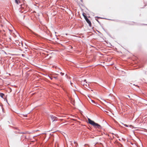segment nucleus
Returning <instances> with one entry per match:
<instances>
[{
	"mask_svg": "<svg viewBox=\"0 0 147 147\" xmlns=\"http://www.w3.org/2000/svg\"><path fill=\"white\" fill-rule=\"evenodd\" d=\"M14 132L16 134H19V132H18L17 131H14Z\"/></svg>",
	"mask_w": 147,
	"mask_h": 147,
	"instance_id": "dca6fc26",
	"label": "nucleus"
},
{
	"mask_svg": "<svg viewBox=\"0 0 147 147\" xmlns=\"http://www.w3.org/2000/svg\"><path fill=\"white\" fill-rule=\"evenodd\" d=\"M88 120L89 123L93 126L95 122L89 118H88Z\"/></svg>",
	"mask_w": 147,
	"mask_h": 147,
	"instance_id": "f03ea898",
	"label": "nucleus"
},
{
	"mask_svg": "<svg viewBox=\"0 0 147 147\" xmlns=\"http://www.w3.org/2000/svg\"><path fill=\"white\" fill-rule=\"evenodd\" d=\"M146 6V5H144V7H142V8H144V7Z\"/></svg>",
	"mask_w": 147,
	"mask_h": 147,
	"instance_id": "c85d7f7f",
	"label": "nucleus"
},
{
	"mask_svg": "<svg viewBox=\"0 0 147 147\" xmlns=\"http://www.w3.org/2000/svg\"><path fill=\"white\" fill-rule=\"evenodd\" d=\"M53 78L56 79H58V77L57 76H53Z\"/></svg>",
	"mask_w": 147,
	"mask_h": 147,
	"instance_id": "ddd939ff",
	"label": "nucleus"
},
{
	"mask_svg": "<svg viewBox=\"0 0 147 147\" xmlns=\"http://www.w3.org/2000/svg\"><path fill=\"white\" fill-rule=\"evenodd\" d=\"M95 18H101V19H107V20H111V19H107L105 18H101V17H98V16H96V17H95Z\"/></svg>",
	"mask_w": 147,
	"mask_h": 147,
	"instance_id": "423d86ee",
	"label": "nucleus"
},
{
	"mask_svg": "<svg viewBox=\"0 0 147 147\" xmlns=\"http://www.w3.org/2000/svg\"><path fill=\"white\" fill-rule=\"evenodd\" d=\"M82 15L83 16V17H84V18H85V16H87L84 13H83Z\"/></svg>",
	"mask_w": 147,
	"mask_h": 147,
	"instance_id": "9d476101",
	"label": "nucleus"
},
{
	"mask_svg": "<svg viewBox=\"0 0 147 147\" xmlns=\"http://www.w3.org/2000/svg\"><path fill=\"white\" fill-rule=\"evenodd\" d=\"M60 74L61 76H63V75H64V73H63L62 72H61Z\"/></svg>",
	"mask_w": 147,
	"mask_h": 147,
	"instance_id": "2eb2a0df",
	"label": "nucleus"
},
{
	"mask_svg": "<svg viewBox=\"0 0 147 147\" xmlns=\"http://www.w3.org/2000/svg\"><path fill=\"white\" fill-rule=\"evenodd\" d=\"M71 49H72V48H73V47H72V46H71Z\"/></svg>",
	"mask_w": 147,
	"mask_h": 147,
	"instance_id": "cd10ccee",
	"label": "nucleus"
},
{
	"mask_svg": "<svg viewBox=\"0 0 147 147\" xmlns=\"http://www.w3.org/2000/svg\"><path fill=\"white\" fill-rule=\"evenodd\" d=\"M80 0L81 1V2H83V0Z\"/></svg>",
	"mask_w": 147,
	"mask_h": 147,
	"instance_id": "bb28decb",
	"label": "nucleus"
},
{
	"mask_svg": "<svg viewBox=\"0 0 147 147\" xmlns=\"http://www.w3.org/2000/svg\"><path fill=\"white\" fill-rule=\"evenodd\" d=\"M19 134H26V133L24 132H19Z\"/></svg>",
	"mask_w": 147,
	"mask_h": 147,
	"instance_id": "f8f14e48",
	"label": "nucleus"
},
{
	"mask_svg": "<svg viewBox=\"0 0 147 147\" xmlns=\"http://www.w3.org/2000/svg\"><path fill=\"white\" fill-rule=\"evenodd\" d=\"M55 75H57V74H55ZM53 75H54V74H53Z\"/></svg>",
	"mask_w": 147,
	"mask_h": 147,
	"instance_id": "a878e982",
	"label": "nucleus"
},
{
	"mask_svg": "<svg viewBox=\"0 0 147 147\" xmlns=\"http://www.w3.org/2000/svg\"><path fill=\"white\" fill-rule=\"evenodd\" d=\"M14 128H15V129H17V130H18V131L20 130L19 129H18V128H17V127H15Z\"/></svg>",
	"mask_w": 147,
	"mask_h": 147,
	"instance_id": "a211bd4d",
	"label": "nucleus"
},
{
	"mask_svg": "<svg viewBox=\"0 0 147 147\" xmlns=\"http://www.w3.org/2000/svg\"><path fill=\"white\" fill-rule=\"evenodd\" d=\"M93 126L95 127H97L99 129H100L102 128L101 126L100 125L96 123H95Z\"/></svg>",
	"mask_w": 147,
	"mask_h": 147,
	"instance_id": "7ed1b4c3",
	"label": "nucleus"
},
{
	"mask_svg": "<svg viewBox=\"0 0 147 147\" xmlns=\"http://www.w3.org/2000/svg\"><path fill=\"white\" fill-rule=\"evenodd\" d=\"M48 77L51 80H52L53 79V76H49V75H48Z\"/></svg>",
	"mask_w": 147,
	"mask_h": 147,
	"instance_id": "6e6552de",
	"label": "nucleus"
},
{
	"mask_svg": "<svg viewBox=\"0 0 147 147\" xmlns=\"http://www.w3.org/2000/svg\"><path fill=\"white\" fill-rule=\"evenodd\" d=\"M50 117L53 122L57 121V120L56 119L57 118V117H56L52 115H51Z\"/></svg>",
	"mask_w": 147,
	"mask_h": 147,
	"instance_id": "20e7f679",
	"label": "nucleus"
},
{
	"mask_svg": "<svg viewBox=\"0 0 147 147\" xmlns=\"http://www.w3.org/2000/svg\"><path fill=\"white\" fill-rule=\"evenodd\" d=\"M20 44H22V42H21V43L20 42V43H19V45H20Z\"/></svg>",
	"mask_w": 147,
	"mask_h": 147,
	"instance_id": "4be33fe9",
	"label": "nucleus"
},
{
	"mask_svg": "<svg viewBox=\"0 0 147 147\" xmlns=\"http://www.w3.org/2000/svg\"><path fill=\"white\" fill-rule=\"evenodd\" d=\"M96 19V20L97 21L99 24H100V22L98 20V19Z\"/></svg>",
	"mask_w": 147,
	"mask_h": 147,
	"instance_id": "f3484780",
	"label": "nucleus"
},
{
	"mask_svg": "<svg viewBox=\"0 0 147 147\" xmlns=\"http://www.w3.org/2000/svg\"><path fill=\"white\" fill-rule=\"evenodd\" d=\"M10 89L11 90V88H10Z\"/></svg>",
	"mask_w": 147,
	"mask_h": 147,
	"instance_id": "c756f323",
	"label": "nucleus"
},
{
	"mask_svg": "<svg viewBox=\"0 0 147 147\" xmlns=\"http://www.w3.org/2000/svg\"><path fill=\"white\" fill-rule=\"evenodd\" d=\"M85 20L86 22L88 24L89 26L90 27H91V23L90 20L88 18L87 16H85Z\"/></svg>",
	"mask_w": 147,
	"mask_h": 147,
	"instance_id": "f257e3e1",
	"label": "nucleus"
},
{
	"mask_svg": "<svg viewBox=\"0 0 147 147\" xmlns=\"http://www.w3.org/2000/svg\"><path fill=\"white\" fill-rule=\"evenodd\" d=\"M123 124L125 126L127 127H128V125H126V124H124L123 123Z\"/></svg>",
	"mask_w": 147,
	"mask_h": 147,
	"instance_id": "4468645a",
	"label": "nucleus"
},
{
	"mask_svg": "<svg viewBox=\"0 0 147 147\" xmlns=\"http://www.w3.org/2000/svg\"><path fill=\"white\" fill-rule=\"evenodd\" d=\"M127 97H129V98H130V96H129V95H127Z\"/></svg>",
	"mask_w": 147,
	"mask_h": 147,
	"instance_id": "393cba45",
	"label": "nucleus"
},
{
	"mask_svg": "<svg viewBox=\"0 0 147 147\" xmlns=\"http://www.w3.org/2000/svg\"><path fill=\"white\" fill-rule=\"evenodd\" d=\"M55 34L56 33V32H55Z\"/></svg>",
	"mask_w": 147,
	"mask_h": 147,
	"instance_id": "7c9ffc66",
	"label": "nucleus"
},
{
	"mask_svg": "<svg viewBox=\"0 0 147 147\" xmlns=\"http://www.w3.org/2000/svg\"><path fill=\"white\" fill-rule=\"evenodd\" d=\"M96 105H97V107H98V106H100V105H99V104H98V103H97V104Z\"/></svg>",
	"mask_w": 147,
	"mask_h": 147,
	"instance_id": "412c9836",
	"label": "nucleus"
},
{
	"mask_svg": "<svg viewBox=\"0 0 147 147\" xmlns=\"http://www.w3.org/2000/svg\"><path fill=\"white\" fill-rule=\"evenodd\" d=\"M84 82H86V80H84Z\"/></svg>",
	"mask_w": 147,
	"mask_h": 147,
	"instance_id": "5701e85b",
	"label": "nucleus"
},
{
	"mask_svg": "<svg viewBox=\"0 0 147 147\" xmlns=\"http://www.w3.org/2000/svg\"><path fill=\"white\" fill-rule=\"evenodd\" d=\"M15 3L17 4H19L20 3L19 0H15Z\"/></svg>",
	"mask_w": 147,
	"mask_h": 147,
	"instance_id": "0eeeda50",
	"label": "nucleus"
},
{
	"mask_svg": "<svg viewBox=\"0 0 147 147\" xmlns=\"http://www.w3.org/2000/svg\"><path fill=\"white\" fill-rule=\"evenodd\" d=\"M92 102L93 103H94L95 105H97V102H96L95 101H94L93 100H92Z\"/></svg>",
	"mask_w": 147,
	"mask_h": 147,
	"instance_id": "1a4fd4ad",
	"label": "nucleus"
},
{
	"mask_svg": "<svg viewBox=\"0 0 147 147\" xmlns=\"http://www.w3.org/2000/svg\"><path fill=\"white\" fill-rule=\"evenodd\" d=\"M5 96V94L4 93H0V96L4 100H5L8 103L7 100L6 98H5L3 97V96Z\"/></svg>",
	"mask_w": 147,
	"mask_h": 147,
	"instance_id": "39448f33",
	"label": "nucleus"
},
{
	"mask_svg": "<svg viewBox=\"0 0 147 147\" xmlns=\"http://www.w3.org/2000/svg\"><path fill=\"white\" fill-rule=\"evenodd\" d=\"M134 85H135V84H134ZM136 86L137 87H139V86L138 85H136Z\"/></svg>",
	"mask_w": 147,
	"mask_h": 147,
	"instance_id": "b1692460",
	"label": "nucleus"
},
{
	"mask_svg": "<svg viewBox=\"0 0 147 147\" xmlns=\"http://www.w3.org/2000/svg\"><path fill=\"white\" fill-rule=\"evenodd\" d=\"M96 105H97V107H98V106H100V105H99V104H98V103H97V104Z\"/></svg>",
	"mask_w": 147,
	"mask_h": 147,
	"instance_id": "aec40b11",
	"label": "nucleus"
},
{
	"mask_svg": "<svg viewBox=\"0 0 147 147\" xmlns=\"http://www.w3.org/2000/svg\"><path fill=\"white\" fill-rule=\"evenodd\" d=\"M0 106L1 107H2V111H3V110H4V109L3 108V105L2 104H1V105L0 104Z\"/></svg>",
	"mask_w": 147,
	"mask_h": 147,
	"instance_id": "9b49d317",
	"label": "nucleus"
},
{
	"mask_svg": "<svg viewBox=\"0 0 147 147\" xmlns=\"http://www.w3.org/2000/svg\"><path fill=\"white\" fill-rule=\"evenodd\" d=\"M70 84L72 86H73V83L71 82H70Z\"/></svg>",
	"mask_w": 147,
	"mask_h": 147,
	"instance_id": "6ab92c4d",
	"label": "nucleus"
}]
</instances>
